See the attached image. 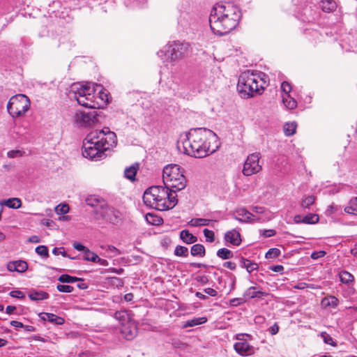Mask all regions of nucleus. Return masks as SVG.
<instances>
[{"instance_id": "obj_52", "label": "nucleus", "mask_w": 357, "mask_h": 357, "mask_svg": "<svg viewBox=\"0 0 357 357\" xmlns=\"http://www.w3.org/2000/svg\"><path fill=\"white\" fill-rule=\"evenodd\" d=\"M245 302V299L243 298H235L229 301V304L231 306H238Z\"/></svg>"}, {"instance_id": "obj_45", "label": "nucleus", "mask_w": 357, "mask_h": 357, "mask_svg": "<svg viewBox=\"0 0 357 357\" xmlns=\"http://www.w3.org/2000/svg\"><path fill=\"white\" fill-rule=\"evenodd\" d=\"M56 289L60 292L71 293L74 291V287L68 284H57Z\"/></svg>"}, {"instance_id": "obj_33", "label": "nucleus", "mask_w": 357, "mask_h": 357, "mask_svg": "<svg viewBox=\"0 0 357 357\" xmlns=\"http://www.w3.org/2000/svg\"><path fill=\"white\" fill-rule=\"evenodd\" d=\"M340 280L342 283L349 284L354 280V276L349 272L342 271L339 273Z\"/></svg>"}, {"instance_id": "obj_17", "label": "nucleus", "mask_w": 357, "mask_h": 357, "mask_svg": "<svg viewBox=\"0 0 357 357\" xmlns=\"http://www.w3.org/2000/svg\"><path fill=\"white\" fill-rule=\"evenodd\" d=\"M7 268L11 272L24 273L27 270L28 264L25 261L22 260L10 261L7 265Z\"/></svg>"}, {"instance_id": "obj_53", "label": "nucleus", "mask_w": 357, "mask_h": 357, "mask_svg": "<svg viewBox=\"0 0 357 357\" xmlns=\"http://www.w3.org/2000/svg\"><path fill=\"white\" fill-rule=\"evenodd\" d=\"M9 295L13 298H24V293L20 290L12 291L10 292Z\"/></svg>"}, {"instance_id": "obj_3", "label": "nucleus", "mask_w": 357, "mask_h": 357, "mask_svg": "<svg viewBox=\"0 0 357 357\" xmlns=\"http://www.w3.org/2000/svg\"><path fill=\"white\" fill-rule=\"evenodd\" d=\"M241 17L238 6L229 2L217 3L211 11L208 20L210 27L215 34H227L236 27Z\"/></svg>"}, {"instance_id": "obj_50", "label": "nucleus", "mask_w": 357, "mask_h": 357, "mask_svg": "<svg viewBox=\"0 0 357 357\" xmlns=\"http://www.w3.org/2000/svg\"><path fill=\"white\" fill-rule=\"evenodd\" d=\"M281 90L284 93L283 95L289 94L291 91V86L288 82L284 81L281 84Z\"/></svg>"}, {"instance_id": "obj_43", "label": "nucleus", "mask_w": 357, "mask_h": 357, "mask_svg": "<svg viewBox=\"0 0 357 357\" xmlns=\"http://www.w3.org/2000/svg\"><path fill=\"white\" fill-rule=\"evenodd\" d=\"M280 255V250L278 248H271L266 253V259H273L279 257Z\"/></svg>"}, {"instance_id": "obj_35", "label": "nucleus", "mask_w": 357, "mask_h": 357, "mask_svg": "<svg viewBox=\"0 0 357 357\" xmlns=\"http://www.w3.org/2000/svg\"><path fill=\"white\" fill-rule=\"evenodd\" d=\"M297 125L295 122L287 123L284 126V132L287 136L293 135L296 129Z\"/></svg>"}, {"instance_id": "obj_64", "label": "nucleus", "mask_w": 357, "mask_h": 357, "mask_svg": "<svg viewBox=\"0 0 357 357\" xmlns=\"http://www.w3.org/2000/svg\"><path fill=\"white\" fill-rule=\"evenodd\" d=\"M283 269H284V268L282 265H276V266H273L272 267H271V270H272L274 272H277V273L282 271Z\"/></svg>"}, {"instance_id": "obj_14", "label": "nucleus", "mask_w": 357, "mask_h": 357, "mask_svg": "<svg viewBox=\"0 0 357 357\" xmlns=\"http://www.w3.org/2000/svg\"><path fill=\"white\" fill-rule=\"evenodd\" d=\"M100 218L107 222L116 225L121 222V214L119 211L107 204V206L98 215L97 218L99 219Z\"/></svg>"}, {"instance_id": "obj_42", "label": "nucleus", "mask_w": 357, "mask_h": 357, "mask_svg": "<svg viewBox=\"0 0 357 357\" xmlns=\"http://www.w3.org/2000/svg\"><path fill=\"white\" fill-rule=\"evenodd\" d=\"M98 256L95 252L87 249L84 253V259L87 261L95 262Z\"/></svg>"}, {"instance_id": "obj_34", "label": "nucleus", "mask_w": 357, "mask_h": 357, "mask_svg": "<svg viewBox=\"0 0 357 357\" xmlns=\"http://www.w3.org/2000/svg\"><path fill=\"white\" fill-rule=\"evenodd\" d=\"M264 293L261 291H255V287H249L245 292L244 296L249 298H254L259 296H264Z\"/></svg>"}, {"instance_id": "obj_31", "label": "nucleus", "mask_w": 357, "mask_h": 357, "mask_svg": "<svg viewBox=\"0 0 357 357\" xmlns=\"http://www.w3.org/2000/svg\"><path fill=\"white\" fill-rule=\"evenodd\" d=\"M344 211L349 214H357V197L350 200L349 205L344 208Z\"/></svg>"}, {"instance_id": "obj_9", "label": "nucleus", "mask_w": 357, "mask_h": 357, "mask_svg": "<svg viewBox=\"0 0 357 357\" xmlns=\"http://www.w3.org/2000/svg\"><path fill=\"white\" fill-rule=\"evenodd\" d=\"M190 45L185 42L174 41L165 47V52L169 54L172 61L181 59L188 54Z\"/></svg>"}, {"instance_id": "obj_39", "label": "nucleus", "mask_w": 357, "mask_h": 357, "mask_svg": "<svg viewBox=\"0 0 357 357\" xmlns=\"http://www.w3.org/2000/svg\"><path fill=\"white\" fill-rule=\"evenodd\" d=\"M314 201H315V197H314L312 195L307 196L302 200V202L301 203V206L303 209L310 208V206H312L314 203Z\"/></svg>"}, {"instance_id": "obj_38", "label": "nucleus", "mask_w": 357, "mask_h": 357, "mask_svg": "<svg viewBox=\"0 0 357 357\" xmlns=\"http://www.w3.org/2000/svg\"><path fill=\"white\" fill-rule=\"evenodd\" d=\"M319 218L315 213H309L303 217L304 224H315L319 222Z\"/></svg>"}, {"instance_id": "obj_61", "label": "nucleus", "mask_w": 357, "mask_h": 357, "mask_svg": "<svg viewBox=\"0 0 357 357\" xmlns=\"http://www.w3.org/2000/svg\"><path fill=\"white\" fill-rule=\"evenodd\" d=\"M196 280L197 282H201L202 284H206L208 281V278L206 275L197 276L196 278Z\"/></svg>"}, {"instance_id": "obj_27", "label": "nucleus", "mask_w": 357, "mask_h": 357, "mask_svg": "<svg viewBox=\"0 0 357 357\" xmlns=\"http://www.w3.org/2000/svg\"><path fill=\"white\" fill-rule=\"evenodd\" d=\"M207 321V318L205 317L193 318L192 319L188 320L183 324V328L192 327L195 326H198L202 324H204Z\"/></svg>"}, {"instance_id": "obj_5", "label": "nucleus", "mask_w": 357, "mask_h": 357, "mask_svg": "<svg viewBox=\"0 0 357 357\" xmlns=\"http://www.w3.org/2000/svg\"><path fill=\"white\" fill-rule=\"evenodd\" d=\"M261 78L249 70L241 74L237 84V90L241 96L248 98L255 95L261 94L264 91Z\"/></svg>"}, {"instance_id": "obj_56", "label": "nucleus", "mask_w": 357, "mask_h": 357, "mask_svg": "<svg viewBox=\"0 0 357 357\" xmlns=\"http://www.w3.org/2000/svg\"><path fill=\"white\" fill-rule=\"evenodd\" d=\"M204 291L211 296H213V297H215L218 295V292L216 290H215L213 288H206L204 289Z\"/></svg>"}, {"instance_id": "obj_57", "label": "nucleus", "mask_w": 357, "mask_h": 357, "mask_svg": "<svg viewBox=\"0 0 357 357\" xmlns=\"http://www.w3.org/2000/svg\"><path fill=\"white\" fill-rule=\"evenodd\" d=\"M223 266L226 267L231 271H234L236 268V265L234 262L232 261H226L223 264Z\"/></svg>"}, {"instance_id": "obj_49", "label": "nucleus", "mask_w": 357, "mask_h": 357, "mask_svg": "<svg viewBox=\"0 0 357 357\" xmlns=\"http://www.w3.org/2000/svg\"><path fill=\"white\" fill-rule=\"evenodd\" d=\"M56 211L58 214H66L69 211V206L67 204H59L56 207Z\"/></svg>"}, {"instance_id": "obj_54", "label": "nucleus", "mask_w": 357, "mask_h": 357, "mask_svg": "<svg viewBox=\"0 0 357 357\" xmlns=\"http://www.w3.org/2000/svg\"><path fill=\"white\" fill-rule=\"evenodd\" d=\"M276 232L274 229H265L262 231V236L264 238L272 237L275 235Z\"/></svg>"}, {"instance_id": "obj_13", "label": "nucleus", "mask_w": 357, "mask_h": 357, "mask_svg": "<svg viewBox=\"0 0 357 357\" xmlns=\"http://www.w3.org/2000/svg\"><path fill=\"white\" fill-rule=\"evenodd\" d=\"M233 218L236 220L242 223H254L265 221V218L256 216L255 214L248 211L245 207L237 208L234 211V215Z\"/></svg>"}, {"instance_id": "obj_21", "label": "nucleus", "mask_w": 357, "mask_h": 357, "mask_svg": "<svg viewBox=\"0 0 357 357\" xmlns=\"http://www.w3.org/2000/svg\"><path fill=\"white\" fill-rule=\"evenodd\" d=\"M29 298L33 301H39L48 299L50 294L44 291H37L32 289L28 294Z\"/></svg>"}, {"instance_id": "obj_12", "label": "nucleus", "mask_w": 357, "mask_h": 357, "mask_svg": "<svg viewBox=\"0 0 357 357\" xmlns=\"http://www.w3.org/2000/svg\"><path fill=\"white\" fill-rule=\"evenodd\" d=\"M248 339H250V335L238 334L236 335L238 342L234 345L235 351L243 356H250L255 352L254 347L248 343Z\"/></svg>"}, {"instance_id": "obj_18", "label": "nucleus", "mask_w": 357, "mask_h": 357, "mask_svg": "<svg viewBox=\"0 0 357 357\" xmlns=\"http://www.w3.org/2000/svg\"><path fill=\"white\" fill-rule=\"evenodd\" d=\"M39 317L42 320L48 321L56 325H62L65 322L63 318L52 313L42 312L39 314Z\"/></svg>"}, {"instance_id": "obj_37", "label": "nucleus", "mask_w": 357, "mask_h": 357, "mask_svg": "<svg viewBox=\"0 0 357 357\" xmlns=\"http://www.w3.org/2000/svg\"><path fill=\"white\" fill-rule=\"evenodd\" d=\"M322 304L326 306H330L332 307H335L338 305V299L335 296H329L328 298H325L322 300Z\"/></svg>"}, {"instance_id": "obj_15", "label": "nucleus", "mask_w": 357, "mask_h": 357, "mask_svg": "<svg viewBox=\"0 0 357 357\" xmlns=\"http://www.w3.org/2000/svg\"><path fill=\"white\" fill-rule=\"evenodd\" d=\"M121 333L128 340L134 339L137 335V326L136 322L132 319L125 324L121 326Z\"/></svg>"}, {"instance_id": "obj_48", "label": "nucleus", "mask_w": 357, "mask_h": 357, "mask_svg": "<svg viewBox=\"0 0 357 357\" xmlns=\"http://www.w3.org/2000/svg\"><path fill=\"white\" fill-rule=\"evenodd\" d=\"M321 337H323L324 342L326 344H330L332 346H335L336 344L335 342L333 341V339L332 338V337L329 334L326 333V332L321 333Z\"/></svg>"}, {"instance_id": "obj_22", "label": "nucleus", "mask_w": 357, "mask_h": 357, "mask_svg": "<svg viewBox=\"0 0 357 357\" xmlns=\"http://www.w3.org/2000/svg\"><path fill=\"white\" fill-rule=\"evenodd\" d=\"M319 6L325 13L334 12L337 8V3L334 0H321Z\"/></svg>"}, {"instance_id": "obj_46", "label": "nucleus", "mask_w": 357, "mask_h": 357, "mask_svg": "<svg viewBox=\"0 0 357 357\" xmlns=\"http://www.w3.org/2000/svg\"><path fill=\"white\" fill-rule=\"evenodd\" d=\"M252 213L255 214L256 216L261 217L259 215L264 214L265 213V208L261 206H252L251 208ZM262 218H265V221L267 220V218H265L264 216H261Z\"/></svg>"}, {"instance_id": "obj_29", "label": "nucleus", "mask_w": 357, "mask_h": 357, "mask_svg": "<svg viewBox=\"0 0 357 357\" xmlns=\"http://www.w3.org/2000/svg\"><path fill=\"white\" fill-rule=\"evenodd\" d=\"M211 220L206 218H192L188 222V225L191 227L207 226Z\"/></svg>"}, {"instance_id": "obj_7", "label": "nucleus", "mask_w": 357, "mask_h": 357, "mask_svg": "<svg viewBox=\"0 0 357 357\" xmlns=\"http://www.w3.org/2000/svg\"><path fill=\"white\" fill-rule=\"evenodd\" d=\"M162 181L165 186L170 190L180 191L186 186V178L183 170L176 164L167 165L162 170Z\"/></svg>"}, {"instance_id": "obj_28", "label": "nucleus", "mask_w": 357, "mask_h": 357, "mask_svg": "<svg viewBox=\"0 0 357 357\" xmlns=\"http://www.w3.org/2000/svg\"><path fill=\"white\" fill-rule=\"evenodd\" d=\"M282 102L289 109H294L297 106V102L289 94L282 95Z\"/></svg>"}, {"instance_id": "obj_47", "label": "nucleus", "mask_w": 357, "mask_h": 357, "mask_svg": "<svg viewBox=\"0 0 357 357\" xmlns=\"http://www.w3.org/2000/svg\"><path fill=\"white\" fill-rule=\"evenodd\" d=\"M203 232L206 241L213 243L215 241V234L213 231L208 229H204Z\"/></svg>"}, {"instance_id": "obj_36", "label": "nucleus", "mask_w": 357, "mask_h": 357, "mask_svg": "<svg viewBox=\"0 0 357 357\" xmlns=\"http://www.w3.org/2000/svg\"><path fill=\"white\" fill-rule=\"evenodd\" d=\"M137 168L133 165L126 168L124 171L125 176L132 181L135 180Z\"/></svg>"}, {"instance_id": "obj_62", "label": "nucleus", "mask_w": 357, "mask_h": 357, "mask_svg": "<svg viewBox=\"0 0 357 357\" xmlns=\"http://www.w3.org/2000/svg\"><path fill=\"white\" fill-rule=\"evenodd\" d=\"M10 325L15 328H22L24 327V324L20 322V321H10Z\"/></svg>"}, {"instance_id": "obj_40", "label": "nucleus", "mask_w": 357, "mask_h": 357, "mask_svg": "<svg viewBox=\"0 0 357 357\" xmlns=\"http://www.w3.org/2000/svg\"><path fill=\"white\" fill-rule=\"evenodd\" d=\"M146 221L151 225H158L162 222V219L161 218L151 213H148L146 215Z\"/></svg>"}, {"instance_id": "obj_4", "label": "nucleus", "mask_w": 357, "mask_h": 357, "mask_svg": "<svg viewBox=\"0 0 357 357\" xmlns=\"http://www.w3.org/2000/svg\"><path fill=\"white\" fill-rule=\"evenodd\" d=\"M143 201L146 206L161 211L170 210L178 203L176 193L162 185H153L146 189Z\"/></svg>"}, {"instance_id": "obj_19", "label": "nucleus", "mask_w": 357, "mask_h": 357, "mask_svg": "<svg viewBox=\"0 0 357 357\" xmlns=\"http://www.w3.org/2000/svg\"><path fill=\"white\" fill-rule=\"evenodd\" d=\"M225 239L234 245H239L241 242V234L235 229L227 231L225 235Z\"/></svg>"}, {"instance_id": "obj_10", "label": "nucleus", "mask_w": 357, "mask_h": 357, "mask_svg": "<svg viewBox=\"0 0 357 357\" xmlns=\"http://www.w3.org/2000/svg\"><path fill=\"white\" fill-rule=\"evenodd\" d=\"M98 112L95 110L89 112L77 111L74 116L75 123L80 127H89L98 121Z\"/></svg>"}, {"instance_id": "obj_23", "label": "nucleus", "mask_w": 357, "mask_h": 357, "mask_svg": "<svg viewBox=\"0 0 357 357\" xmlns=\"http://www.w3.org/2000/svg\"><path fill=\"white\" fill-rule=\"evenodd\" d=\"M180 238L187 244L194 243L197 241V238L187 229L182 230L180 232Z\"/></svg>"}, {"instance_id": "obj_8", "label": "nucleus", "mask_w": 357, "mask_h": 357, "mask_svg": "<svg viewBox=\"0 0 357 357\" xmlns=\"http://www.w3.org/2000/svg\"><path fill=\"white\" fill-rule=\"evenodd\" d=\"M30 107V100L24 94H17L12 96L8 104L7 110L13 118L23 116Z\"/></svg>"}, {"instance_id": "obj_16", "label": "nucleus", "mask_w": 357, "mask_h": 357, "mask_svg": "<svg viewBox=\"0 0 357 357\" xmlns=\"http://www.w3.org/2000/svg\"><path fill=\"white\" fill-rule=\"evenodd\" d=\"M86 204L94 208V213L98 215L107 206V202L102 198L91 195L86 198Z\"/></svg>"}, {"instance_id": "obj_30", "label": "nucleus", "mask_w": 357, "mask_h": 357, "mask_svg": "<svg viewBox=\"0 0 357 357\" xmlns=\"http://www.w3.org/2000/svg\"><path fill=\"white\" fill-rule=\"evenodd\" d=\"M58 280L62 283H73L82 281V278L71 276L68 274H63L59 277Z\"/></svg>"}, {"instance_id": "obj_1", "label": "nucleus", "mask_w": 357, "mask_h": 357, "mask_svg": "<svg viewBox=\"0 0 357 357\" xmlns=\"http://www.w3.org/2000/svg\"><path fill=\"white\" fill-rule=\"evenodd\" d=\"M219 146L216 134L203 128L190 130L182 142L177 144L178 149L180 151L182 149L183 153L199 158L213 153Z\"/></svg>"}, {"instance_id": "obj_20", "label": "nucleus", "mask_w": 357, "mask_h": 357, "mask_svg": "<svg viewBox=\"0 0 357 357\" xmlns=\"http://www.w3.org/2000/svg\"><path fill=\"white\" fill-rule=\"evenodd\" d=\"M239 266L241 268H245L249 273H251L252 271L258 270L259 268L257 263L252 261L244 257H241L239 259Z\"/></svg>"}, {"instance_id": "obj_24", "label": "nucleus", "mask_w": 357, "mask_h": 357, "mask_svg": "<svg viewBox=\"0 0 357 357\" xmlns=\"http://www.w3.org/2000/svg\"><path fill=\"white\" fill-rule=\"evenodd\" d=\"M1 205L6 206L10 208L17 209L21 207L22 202L19 198H9L1 202Z\"/></svg>"}, {"instance_id": "obj_6", "label": "nucleus", "mask_w": 357, "mask_h": 357, "mask_svg": "<svg viewBox=\"0 0 357 357\" xmlns=\"http://www.w3.org/2000/svg\"><path fill=\"white\" fill-rule=\"evenodd\" d=\"M101 87L99 84H93L91 87L89 84H81L74 83L70 86L69 96L71 98L75 99L78 104L85 107L96 109L99 107L98 102L94 100V92Z\"/></svg>"}, {"instance_id": "obj_25", "label": "nucleus", "mask_w": 357, "mask_h": 357, "mask_svg": "<svg viewBox=\"0 0 357 357\" xmlns=\"http://www.w3.org/2000/svg\"><path fill=\"white\" fill-rule=\"evenodd\" d=\"M190 254L193 257H204L206 255V249L202 244H195L191 247Z\"/></svg>"}, {"instance_id": "obj_58", "label": "nucleus", "mask_w": 357, "mask_h": 357, "mask_svg": "<svg viewBox=\"0 0 357 357\" xmlns=\"http://www.w3.org/2000/svg\"><path fill=\"white\" fill-rule=\"evenodd\" d=\"M326 252L324 251L319 252H314L311 255V257L314 259H318L319 257H322L325 255Z\"/></svg>"}, {"instance_id": "obj_32", "label": "nucleus", "mask_w": 357, "mask_h": 357, "mask_svg": "<svg viewBox=\"0 0 357 357\" xmlns=\"http://www.w3.org/2000/svg\"><path fill=\"white\" fill-rule=\"evenodd\" d=\"M217 256L222 259H229L234 257L233 252L227 248H220L217 251Z\"/></svg>"}, {"instance_id": "obj_55", "label": "nucleus", "mask_w": 357, "mask_h": 357, "mask_svg": "<svg viewBox=\"0 0 357 357\" xmlns=\"http://www.w3.org/2000/svg\"><path fill=\"white\" fill-rule=\"evenodd\" d=\"M73 246L75 250H77L78 251H83L84 252L86 251V250L88 249L85 246H84L82 244H81L80 243H78V242L73 243Z\"/></svg>"}, {"instance_id": "obj_63", "label": "nucleus", "mask_w": 357, "mask_h": 357, "mask_svg": "<svg viewBox=\"0 0 357 357\" xmlns=\"http://www.w3.org/2000/svg\"><path fill=\"white\" fill-rule=\"evenodd\" d=\"M79 357H96V355L89 351H86L79 354Z\"/></svg>"}, {"instance_id": "obj_60", "label": "nucleus", "mask_w": 357, "mask_h": 357, "mask_svg": "<svg viewBox=\"0 0 357 357\" xmlns=\"http://www.w3.org/2000/svg\"><path fill=\"white\" fill-rule=\"evenodd\" d=\"M95 263H98V264L104 266H107L109 265V262L107 260L101 259L98 256L97 257V259L96 260Z\"/></svg>"}, {"instance_id": "obj_44", "label": "nucleus", "mask_w": 357, "mask_h": 357, "mask_svg": "<svg viewBox=\"0 0 357 357\" xmlns=\"http://www.w3.org/2000/svg\"><path fill=\"white\" fill-rule=\"evenodd\" d=\"M36 252L42 257H47L49 256L48 249L45 245H39L36 248Z\"/></svg>"}, {"instance_id": "obj_26", "label": "nucleus", "mask_w": 357, "mask_h": 357, "mask_svg": "<svg viewBox=\"0 0 357 357\" xmlns=\"http://www.w3.org/2000/svg\"><path fill=\"white\" fill-rule=\"evenodd\" d=\"M114 317L119 321L121 326L132 320V319L130 317L128 313L126 311L116 312L114 314Z\"/></svg>"}, {"instance_id": "obj_2", "label": "nucleus", "mask_w": 357, "mask_h": 357, "mask_svg": "<svg viewBox=\"0 0 357 357\" xmlns=\"http://www.w3.org/2000/svg\"><path fill=\"white\" fill-rule=\"evenodd\" d=\"M116 144V135L109 128L92 131L83 142L82 155L96 161L102 160L106 157L105 152L114 147Z\"/></svg>"}, {"instance_id": "obj_41", "label": "nucleus", "mask_w": 357, "mask_h": 357, "mask_svg": "<svg viewBox=\"0 0 357 357\" xmlns=\"http://www.w3.org/2000/svg\"><path fill=\"white\" fill-rule=\"evenodd\" d=\"M174 255L178 257H188V249L182 245H177L174 250Z\"/></svg>"}, {"instance_id": "obj_51", "label": "nucleus", "mask_w": 357, "mask_h": 357, "mask_svg": "<svg viewBox=\"0 0 357 357\" xmlns=\"http://www.w3.org/2000/svg\"><path fill=\"white\" fill-rule=\"evenodd\" d=\"M24 152L20 150H12L8 152L7 155L8 158H18L22 156Z\"/></svg>"}, {"instance_id": "obj_11", "label": "nucleus", "mask_w": 357, "mask_h": 357, "mask_svg": "<svg viewBox=\"0 0 357 357\" xmlns=\"http://www.w3.org/2000/svg\"><path fill=\"white\" fill-rule=\"evenodd\" d=\"M261 158L260 153H253L250 154L243 165V174L246 176L258 173L261 169V166L259 164V159Z\"/></svg>"}, {"instance_id": "obj_59", "label": "nucleus", "mask_w": 357, "mask_h": 357, "mask_svg": "<svg viewBox=\"0 0 357 357\" xmlns=\"http://www.w3.org/2000/svg\"><path fill=\"white\" fill-rule=\"evenodd\" d=\"M268 331L271 335H275L279 331V326L277 324H274L272 326L270 327Z\"/></svg>"}]
</instances>
